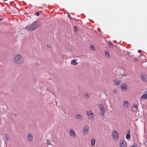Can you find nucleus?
I'll use <instances>...</instances> for the list:
<instances>
[{
	"instance_id": "nucleus-5",
	"label": "nucleus",
	"mask_w": 147,
	"mask_h": 147,
	"mask_svg": "<svg viewBox=\"0 0 147 147\" xmlns=\"http://www.w3.org/2000/svg\"><path fill=\"white\" fill-rule=\"evenodd\" d=\"M147 99V90L144 93L143 95L140 98V101L143 100Z\"/></svg>"
},
{
	"instance_id": "nucleus-6",
	"label": "nucleus",
	"mask_w": 147,
	"mask_h": 147,
	"mask_svg": "<svg viewBox=\"0 0 147 147\" xmlns=\"http://www.w3.org/2000/svg\"><path fill=\"white\" fill-rule=\"evenodd\" d=\"M113 136L114 139L116 140H117L119 138V134L116 131H114L113 132Z\"/></svg>"
},
{
	"instance_id": "nucleus-30",
	"label": "nucleus",
	"mask_w": 147,
	"mask_h": 147,
	"mask_svg": "<svg viewBox=\"0 0 147 147\" xmlns=\"http://www.w3.org/2000/svg\"><path fill=\"white\" fill-rule=\"evenodd\" d=\"M138 60V59H134V61H135V62H136Z\"/></svg>"
},
{
	"instance_id": "nucleus-14",
	"label": "nucleus",
	"mask_w": 147,
	"mask_h": 147,
	"mask_svg": "<svg viewBox=\"0 0 147 147\" xmlns=\"http://www.w3.org/2000/svg\"><path fill=\"white\" fill-rule=\"evenodd\" d=\"M96 142V140L93 138L91 140V145L92 147H94L95 146Z\"/></svg>"
},
{
	"instance_id": "nucleus-21",
	"label": "nucleus",
	"mask_w": 147,
	"mask_h": 147,
	"mask_svg": "<svg viewBox=\"0 0 147 147\" xmlns=\"http://www.w3.org/2000/svg\"><path fill=\"white\" fill-rule=\"evenodd\" d=\"M126 138L127 139H130V134H127L126 135Z\"/></svg>"
},
{
	"instance_id": "nucleus-28",
	"label": "nucleus",
	"mask_w": 147,
	"mask_h": 147,
	"mask_svg": "<svg viewBox=\"0 0 147 147\" xmlns=\"http://www.w3.org/2000/svg\"><path fill=\"white\" fill-rule=\"evenodd\" d=\"M138 52L139 53H141L142 52V51L141 50H139L138 51Z\"/></svg>"
},
{
	"instance_id": "nucleus-22",
	"label": "nucleus",
	"mask_w": 147,
	"mask_h": 147,
	"mask_svg": "<svg viewBox=\"0 0 147 147\" xmlns=\"http://www.w3.org/2000/svg\"><path fill=\"white\" fill-rule=\"evenodd\" d=\"M84 97L86 98H89V95L87 94H85L84 95Z\"/></svg>"
},
{
	"instance_id": "nucleus-17",
	"label": "nucleus",
	"mask_w": 147,
	"mask_h": 147,
	"mask_svg": "<svg viewBox=\"0 0 147 147\" xmlns=\"http://www.w3.org/2000/svg\"><path fill=\"white\" fill-rule=\"evenodd\" d=\"M32 135L31 134H28V141H32Z\"/></svg>"
},
{
	"instance_id": "nucleus-9",
	"label": "nucleus",
	"mask_w": 147,
	"mask_h": 147,
	"mask_svg": "<svg viewBox=\"0 0 147 147\" xmlns=\"http://www.w3.org/2000/svg\"><path fill=\"white\" fill-rule=\"evenodd\" d=\"M76 119L78 121H82L83 119L82 116L79 114H78L76 115Z\"/></svg>"
},
{
	"instance_id": "nucleus-29",
	"label": "nucleus",
	"mask_w": 147,
	"mask_h": 147,
	"mask_svg": "<svg viewBox=\"0 0 147 147\" xmlns=\"http://www.w3.org/2000/svg\"><path fill=\"white\" fill-rule=\"evenodd\" d=\"M131 147H137V146L136 145H133L131 146Z\"/></svg>"
},
{
	"instance_id": "nucleus-27",
	"label": "nucleus",
	"mask_w": 147,
	"mask_h": 147,
	"mask_svg": "<svg viewBox=\"0 0 147 147\" xmlns=\"http://www.w3.org/2000/svg\"><path fill=\"white\" fill-rule=\"evenodd\" d=\"M114 92L115 93H117V91L116 90H114Z\"/></svg>"
},
{
	"instance_id": "nucleus-20",
	"label": "nucleus",
	"mask_w": 147,
	"mask_h": 147,
	"mask_svg": "<svg viewBox=\"0 0 147 147\" xmlns=\"http://www.w3.org/2000/svg\"><path fill=\"white\" fill-rule=\"evenodd\" d=\"M90 49L94 51H95V48L94 47V46L92 45H91Z\"/></svg>"
},
{
	"instance_id": "nucleus-1",
	"label": "nucleus",
	"mask_w": 147,
	"mask_h": 147,
	"mask_svg": "<svg viewBox=\"0 0 147 147\" xmlns=\"http://www.w3.org/2000/svg\"><path fill=\"white\" fill-rule=\"evenodd\" d=\"M42 25V24L41 23L38 21H36L31 24L28 25L26 27V29L29 31H32L36 29L41 26Z\"/></svg>"
},
{
	"instance_id": "nucleus-4",
	"label": "nucleus",
	"mask_w": 147,
	"mask_h": 147,
	"mask_svg": "<svg viewBox=\"0 0 147 147\" xmlns=\"http://www.w3.org/2000/svg\"><path fill=\"white\" fill-rule=\"evenodd\" d=\"M99 107L100 109V111L101 112V113H100L101 115L102 116H104L105 115V110L104 109V106L102 104H101L99 105Z\"/></svg>"
},
{
	"instance_id": "nucleus-33",
	"label": "nucleus",
	"mask_w": 147,
	"mask_h": 147,
	"mask_svg": "<svg viewBox=\"0 0 147 147\" xmlns=\"http://www.w3.org/2000/svg\"><path fill=\"white\" fill-rule=\"evenodd\" d=\"M47 47H50L49 45H47Z\"/></svg>"
},
{
	"instance_id": "nucleus-19",
	"label": "nucleus",
	"mask_w": 147,
	"mask_h": 147,
	"mask_svg": "<svg viewBox=\"0 0 147 147\" xmlns=\"http://www.w3.org/2000/svg\"><path fill=\"white\" fill-rule=\"evenodd\" d=\"M105 55L106 57L108 58H109L110 57V55L109 53L107 51L105 52Z\"/></svg>"
},
{
	"instance_id": "nucleus-26",
	"label": "nucleus",
	"mask_w": 147,
	"mask_h": 147,
	"mask_svg": "<svg viewBox=\"0 0 147 147\" xmlns=\"http://www.w3.org/2000/svg\"><path fill=\"white\" fill-rule=\"evenodd\" d=\"M74 30L76 31H78V29L76 26L74 27Z\"/></svg>"
},
{
	"instance_id": "nucleus-2",
	"label": "nucleus",
	"mask_w": 147,
	"mask_h": 147,
	"mask_svg": "<svg viewBox=\"0 0 147 147\" xmlns=\"http://www.w3.org/2000/svg\"><path fill=\"white\" fill-rule=\"evenodd\" d=\"M14 61L16 64H21L23 63L24 59L21 55L18 54L15 57Z\"/></svg>"
},
{
	"instance_id": "nucleus-24",
	"label": "nucleus",
	"mask_w": 147,
	"mask_h": 147,
	"mask_svg": "<svg viewBox=\"0 0 147 147\" xmlns=\"http://www.w3.org/2000/svg\"><path fill=\"white\" fill-rule=\"evenodd\" d=\"M5 138H6V139L7 140H8L9 139V137L8 136V135H7V134H6L5 136Z\"/></svg>"
},
{
	"instance_id": "nucleus-13",
	"label": "nucleus",
	"mask_w": 147,
	"mask_h": 147,
	"mask_svg": "<svg viewBox=\"0 0 147 147\" xmlns=\"http://www.w3.org/2000/svg\"><path fill=\"white\" fill-rule=\"evenodd\" d=\"M121 88L122 90L123 91H125L126 90L127 87L125 84H123L121 85Z\"/></svg>"
},
{
	"instance_id": "nucleus-25",
	"label": "nucleus",
	"mask_w": 147,
	"mask_h": 147,
	"mask_svg": "<svg viewBox=\"0 0 147 147\" xmlns=\"http://www.w3.org/2000/svg\"><path fill=\"white\" fill-rule=\"evenodd\" d=\"M36 15L37 16H38L40 15V13L38 11L36 12Z\"/></svg>"
},
{
	"instance_id": "nucleus-7",
	"label": "nucleus",
	"mask_w": 147,
	"mask_h": 147,
	"mask_svg": "<svg viewBox=\"0 0 147 147\" xmlns=\"http://www.w3.org/2000/svg\"><path fill=\"white\" fill-rule=\"evenodd\" d=\"M89 129V126L88 125H85L84 127L83 133L86 134L88 132Z\"/></svg>"
},
{
	"instance_id": "nucleus-8",
	"label": "nucleus",
	"mask_w": 147,
	"mask_h": 147,
	"mask_svg": "<svg viewBox=\"0 0 147 147\" xmlns=\"http://www.w3.org/2000/svg\"><path fill=\"white\" fill-rule=\"evenodd\" d=\"M69 135L72 137L75 138L76 136V133L75 131L73 129H71L70 130Z\"/></svg>"
},
{
	"instance_id": "nucleus-32",
	"label": "nucleus",
	"mask_w": 147,
	"mask_h": 147,
	"mask_svg": "<svg viewBox=\"0 0 147 147\" xmlns=\"http://www.w3.org/2000/svg\"><path fill=\"white\" fill-rule=\"evenodd\" d=\"M130 130H128L129 134H130Z\"/></svg>"
},
{
	"instance_id": "nucleus-10",
	"label": "nucleus",
	"mask_w": 147,
	"mask_h": 147,
	"mask_svg": "<svg viewBox=\"0 0 147 147\" xmlns=\"http://www.w3.org/2000/svg\"><path fill=\"white\" fill-rule=\"evenodd\" d=\"M120 147H127V143L123 140H121L120 143Z\"/></svg>"
},
{
	"instance_id": "nucleus-16",
	"label": "nucleus",
	"mask_w": 147,
	"mask_h": 147,
	"mask_svg": "<svg viewBox=\"0 0 147 147\" xmlns=\"http://www.w3.org/2000/svg\"><path fill=\"white\" fill-rule=\"evenodd\" d=\"M114 82L117 85H119L121 82L120 80H118L117 79L114 80Z\"/></svg>"
},
{
	"instance_id": "nucleus-11",
	"label": "nucleus",
	"mask_w": 147,
	"mask_h": 147,
	"mask_svg": "<svg viewBox=\"0 0 147 147\" xmlns=\"http://www.w3.org/2000/svg\"><path fill=\"white\" fill-rule=\"evenodd\" d=\"M142 80L145 82H147V75L144 74L141 76Z\"/></svg>"
},
{
	"instance_id": "nucleus-12",
	"label": "nucleus",
	"mask_w": 147,
	"mask_h": 147,
	"mask_svg": "<svg viewBox=\"0 0 147 147\" xmlns=\"http://www.w3.org/2000/svg\"><path fill=\"white\" fill-rule=\"evenodd\" d=\"M138 106L136 104H134L133 105V106L132 107V111H136L138 110Z\"/></svg>"
},
{
	"instance_id": "nucleus-15",
	"label": "nucleus",
	"mask_w": 147,
	"mask_h": 147,
	"mask_svg": "<svg viewBox=\"0 0 147 147\" xmlns=\"http://www.w3.org/2000/svg\"><path fill=\"white\" fill-rule=\"evenodd\" d=\"M129 102L127 100L125 101L124 103L123 106L126 108H127L129 106Z\"/></svg>"
},
{
	"instance_id": "nucleus-18",
	"label": "nucleus",
	"mask_w": 147,
	"mask_h": 147,
	"mask_svg": "<svg viewBox=\"0 0 147 147\" xmlns=\"http://www.w3.org/2000/svg\"><path fill=\"white\" fill-rule=\"evenodd\" d=\"M77 60H73L71 62V63L73 65H76L78 64V63L76 61Z\"/></svg>"
},
{
	"instance_id": "nucleus-31",
	"label": "nucleus",
	"mask_w": 147,
	"mask_h": 147,
	"mask_svg": "<svg viewBox=\"0 0 147 147\" xmlns=\"http://www.w3.org/2000/svg\"><path fill=\"white\" fill-rule=\"evenodd\" d=\"M2 20H3V18H0V22Z\"/></svg>"
},
{
	"instance_id": "nucleus-23",
	"label": "nucleus",
	"mask_w": 147,
	"mask_h": 147,
	"mask_svg": "<svg viewBox=\"0 0 147 147\" xmlns=\"http://www.w3.org/2000/svg\"><path fill=\"white\" fill-rule=\"evenodd\" d=\"M109 46L111 47H113V44L111 42H110L109 44Z\"/></svg>"
},
{
	"instance_id": "nucleus-3",
	"label": "nucleus",
	"mask_w": 147,
	"mask_h": 147,
	"mask_svg": "<svg viewBox=\"0 0 147 147\" xmlns=\"http://www.w3.org/2000/svg\"><path fill=\"white\" fill-rule=\"evenodd\" d=\"M88 118L91 120H92L94 118V115L92 112L91 111H88L87 112Z\"/></svg>"
}]
</instances>
